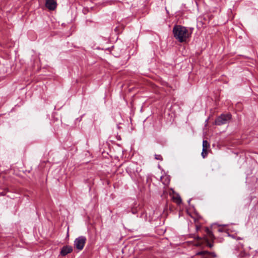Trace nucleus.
<instances>
[{"instance_id": "8", "label": "nucleus", "mask_w": 258, "mask_h": 258, "mask_svg": "<svg viewBox=\"0 0 258 258\" xmlns=\"http://www.w3.org/2000/svg\"><path fill=\"white\" fill-rule=\"evenodd\" d=\"M173 201L178 205H179L181 203V199L179 195H176L173 197Z\"/></svg>"}, {"instance_id": "18", "label": "nucleus", "mask_w": 258, "mask_h": 258, "mask_svg": "<svg viewBox=\"0 0 258 258\" xmlns=\"http://www.w3.org/2000/svg\"><path fill=\"white\" fill-rule=\"evenodd\" d=\"M199 227H200L197 226V230H198V229H199Z\"/></svg>"}, {"instance_id": "12", "label": "nucleus", "mask_w": 258, "mask_h": 258, "mask_svg": "<svg viewBox=\"0 0 258 258\" xmlns=\"http://www.w3.org/2000/svg\"><path fill=\"white\" fill-rule=\"evenodd\" d=\"M155 158L156 160H161V161L163 160L162 157L161 156V155L155 154Z\"/></svg>"}, {"instance_id": "9", "label": "nucleus", "mask_w": 258, "mask_h": 258, "mask_svg": "<svg viewBox=\"0 0 258 258\" xmlns=\"http://www.w3.org/2000/svg\"><path fill=\"white\" fill-rule=\"evenodd\" d=\"M210 147V144L206 140H204L203 141V149H206L207 150L208 148Z\"/></svg>"}, {"instance_id": "2", "label": "nucleus", "mask_w": 258, "mask_h": 258, "mask_svg": "<svg viewBox=\"0 0 258 258\" xmlns=\"http://www.w3.org/2000/svg\"><path fill=\"white\" fill-rule=\"evenodd\" d=\"M231 115L230 114H221L215 120V124L218 125H221L226 124L231 119Z\"/></svg>"}, {"instance_id": "3", "label": "nucleus", "mask_w": 258, "mask_h": 258, "mask_svg": "<svg viewBox=\"0 0 258 258\" xmlns=\"http://www.w3.org/2000/svg\"><path fill=\"white\" fill-rule=\"evenodd\" d=\"M86 239L85 237L80 236L76 239L75 240V246L79 250H82L85 244Z\"/></svg>"}, {"instance_id": "14", "label": "nucleus", "mask_w": 258, "mask_h": 258, "mask_svg": "<svg viewBox=\"0 0 258 258\" xmlns=\"http://www.w3.org/2000/svg\"><path fill=\"white\" fill-rule=\"evenodd\" d=\"M132 212L133 214H135L137 213V209H132Z\"/></svg>"}, {"instance_id": "1", "label": "nucleus", "mask_w": 258, "mask_h": 258, "mask_svg": "<svg viewBox=\"0 0 258 258\" xmlns=\"http://www.w3.org/2000/svg\"><path fill=\"white\" fill-rule=\"evenodd\" d=\"M173 33L175 38L179 42H186L190 36L187 28L181 25H175L173 28Z\"/></svg>"}, {"instance_id": "15", "label": "nucleus", "mask_w": 258, "mask_h": 258, "mask_svg": "<svg viewBox=\"0 0 258 258\" xmlns=\"http://www.w3.org/2000/svg\"><path fill=\"white\" fill-rule=\"evenodd\" d=\"M217 226H227V225L222 224V225H218Z\"/></svg>"}, {"instance_id": "5", "label": "nucleus", "mask_w": 258, "mask_h": 258, "mask_svg": "<svg viewBox=\"0 0 258 258\" xmlns=\"http://www.w3.org/2000/svg\"><path fill=\"white\" fill-rule=\"evenodd\" d=\"M197 255H200L203 258H210L211 256H216V255L214 253H210L207 251H202L197 253Z\"/></svg>"}, {"instance_id": "7", "label": "nucleus", "mask_w": 258, "mask_h": 258, "mask_svg": "<svg viewBox=\"0 0 258 258\" xmlns=\"http://www.w3.org/2000/svg\"><path fill=\"white\" fill-rule=\"evenodd\" d=\"M211 228V227H206L205 228L207 236L208 237V238L209 240L213 239L214 238V235L212 233Z\"/></svg>"}, {"instance_id": "17", "label": "nucleus", "mask_w": 258, "mask_h": 258, "mask_svg": "<svg viewBox=\"0 0 258 258\" xmlns=\"http://www.w3.org/2000/svg\"><path fill=\"white\" fill-rule=\"evenodd\" d=\"M215 226V224H213L211 225V226Z\"/></svg>"}, {"instance_id": "10", "label": "nucleus", "mask_w": 258, "mask_h": 258, "mask_svg": "<svg viewBox=\"0 0 258 258\" xmlns=\"http://www.w3.org/2000/svg\"><path fill=\"white\" fill-rule=\"evenodd\" d=\"M164 178H165V180L164 181H163V183L164 185H168L169 184V179H168V178L167 177H163V176H162L161 177V179L162 180Z\"/></svg>"}, {"instance_id": "4", "label": "nucleus", "mask_w": 258, "mask_h": 258, "mask_svg": "<svg viewBox=\"0 0 258 258\" xmlns=\"http://www.w3.org/2000/svg\"><path fill=\"white\" fill-rule=\"evenodd\" d=\"M45 6L49 10L52 11L56 8V3L54 0H46Z\"/></svg>"}, {"instance_id": "13", "label": "nucleus", "mask_w": 258, "mask_h": 258, "mask_svg": "<svg viewBox=\"0 0 258 258\" xmlns=\"http://www.w3.org/2000/svg\"><path fill=\"white\" fill-rule=\"evenodd\" d=\"M8 191H9L8 189V188H6L4 190V191L0 192V196H5L6 195V192H8Z\"/></svg>"}, {"instance_id": "11", "label": "nucleus", "mask_w": 258, "mask_h": 258, "mask_svg": "<svg viewBox=\"0 0 258 258\" xmlns=\"http://www.w3.org/2000/svg\"><path fill=\"white\" fill-rule=\"evenodd\" d=\"M207 154H208L207 150L206 149H203L202 152L201 154L202 157L204 158H205L207 156Z\"/></svg>"}, {"instance_id": "16", "label": "nucleus", "mask_w": 258, "mask_h": 258, "mask_svg": "<svg viewBox=\"0 0 258 258\" xmlns=\"http://www.w3.org/2000/svg\"><path fill=\"white\" fill-rule=\"evenodd\" d=\"M209 246L210 247H211L212 246V244H210L209 245Z\"/></svg>"}, {"instance_id": "6", "label": "nucleus", "mask_w": 258, "mask_h": 258, "mask_svg": "<svg viewBox=\"0 0 258 258\" xmlns=\"http://www.w3.org/2000/svg\"><path fill=\"white\" fill-rule=\"evenodd\" d=\"M72 250H73L71 246H64L62 247V248L60 251V254L64 256V255H67L68 253L71 252L72 251Z\"/></svg>"}]
</instances>
